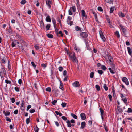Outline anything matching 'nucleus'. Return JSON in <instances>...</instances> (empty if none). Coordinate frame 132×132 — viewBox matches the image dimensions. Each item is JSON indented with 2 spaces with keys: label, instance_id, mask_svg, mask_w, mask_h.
Instances as JSON below:
<instances>
[{
  "label": "nucleus",
  "instance_id": "46",
  "mask_svg": "<svg viewBox=\"0 0 132 132\" xmlns=\"http://www.w3.org/2000/svg\"><path fill=\"white\" fill-rule=\"evenodd\" d=\"M50 24H48L46 26V28L47 30H49L50 27Z\"/></svg>",
  "mask_w": 132,
  "mask_h": 132
},
{
  "label": "nucleus",
  "instance_id": "23",
  "mask_svg": "<svg viewBox=\"0 0 132 132\" xmlns=\"http://www.w3.org/2000/svg\"><path fill=\"white\" fill-rule=\"evenodd\" d=\"M16 37L18 38V39L20 41H21L22 39L21 38V37L18 34H17L16 35Z\"/></svg>",
  "mask_w": 132,
  "mask_h": 132
},
{
  "label": "nucleus",
  "instance_id": "32",
  "mask_svg": "<svg viewBox=\"0 0 132 132\" xmlns=\"http://www.w3.org/2000/svg\"><path fill=\"white\" fill-rule=\"evenodd\" d=\"M103 88L105 90V91H106L107 90H108V88L107 87V86L106 84H105L104 85Z\"/></svg>",
  "mask_w": 132,
  "mask_h": 132
},
{
  "label": "nucleus",
  "instance_id": "16",
  "mask_svg": "<svg viewBox=\"0 0 132 132\" xmlns=\"http://www.w3.org/2000/svg\"><path fill=\"white\" fill-rule=\"evenodd\" d=\"M110 72L112 74H114L115 73L114 70L115 69H113L111 68H108Z\"/></svg>",
  "mask_w": 132,
  "mask_h": 132
},
{
  "label": "nucleus",
  "instance_id": "14",
  "mask_svg": "<svg viewBox=\"0 0 132 132\" xmlns=\"http://www.w3.org/2000/svg\"><path fill=\"white\" fill-rule=\"evenodd\" d=\"M81 13L82 16L86 18H87V16L86 15V13L85 11L84 10H82L81 11Z\"/></svg>",
  "mask_w": 132,
  "mask_h": 132
},
{
  "label": "nucleus",
  "instance_id": "35",
  "mask_svg": "<svg viewBox=\"0 0 132 132\" xmlns=\"http://www.w3.org/2000/svg\"><path fill=\"white\" fill-rule=\"evenodd\" d=\"M52 21L53 24H56V21L54 18H52Z\"/></svg>",
  "mask_w": 132,
  "mask_h": 132
},
{
  "label": "nucleus",
  "instance_id": "30",
  "mask_svg": "<svg viewBox=\"0 0 132 132\" xmlns=\"http://www.w3.org/2000/svg\"><path fill=\"white\" fill-rule=\"evenodd\" d=\"M110 64H111V67H112V69H115V66L114 64H113V62L110 63Z\"/></svg>",
  "mask_w": 132,
  "mask_h": 132
},
{
  "label": "nucleus",
  "instance_id": "50",
  "mask_svg": "<svg viewBox=\"0 0 132 132\" xmlns=\"http://www.w3.org/2000/svg\"><path fill=\"white\" fill-rule=\"evenodd\" d=\"M98 10L100 11H103L101 7H98Z\"/></svg>",
  "mask_w": 132,
  "mask_h": 132
},
{
  "label": "nucleus",
  "instance_id": "42",
  "mask_svg": "<svg viewBox=\"0 0 132 132\" xmlns=\"http://www.w3.org/2000/svg\"><path fill=\"white\" fill-rule=\"evenodd\" d=\"M8 68L9 70H10L11 69V65L10 64V62L8 61Z\"/></svg>",
  "mask_w": 132,
  "mask_h": 132
},
{
  "label": "nucleus",
  "instance_id": "27",
  "mask_svg": "<svg viewBox=\"0 0 132 132\" xmlns=\"http://www.w3.org/2000/svg\"><path fill=\"white\" fill-rule=\"evenodd\" d=\"M39 129L38 127L37 126H36L34 129V130L35 132H38Z\"/></svg>",
  "mask_w": 132,
  "mask_h": 132
},
{
  "label": "nucleus",
  "instance_id": "55",
  "mask_svg": "<svg viewBox=\"0 0 132 132\" xmlns=\"http://www.w3.org/2000/svg\"><path fill=\"white\" fill-rule=\"evenodd\" d=\"M14 89L17 92H18L19 91V88L18 87H15L14 88Z\"/></svg>",
  "mask_w": 132,
  "mask_h": 132
},
{
  "label": "nucleus",
  "instance_id": "60",
  "mask_svg": "<svg viewBox=\"0 0 132 132\" xmlns=\"http://www.w3.org/2000/svg\"><path fill=\"white\" fill-rule=\"evenodd\" d=\"M122 100L124 102V103L126 104V102L127 101V99L124 98L122 99Z\"/></svg>",
  "mask_w": 132,
  "mask_h": 132
},
{
  "label": "nucleus",
  "instance_id": "34",
  "mask_svg": "<svg viewBox=\"0 0 132 132\" xmlns=\"http://www.w3.org/2000/svg\"><path fill=\"white\" fill-rule=\"evenodd\" d=\"M92 13L94 15L95 18H96L97 16V15L96 13L94 11L92 10Z\"/></svg>",
  "mask_w": 132,
  "mask_h": 132
},
{
  "label": "nucleus",
  "instance_id": "62",
  "mask_svg": "<svg viewBox=\"0 0 132 132\" xmlns=\"http://www.w3.org/2000/svg\"><path fill=\"white\" fill-rule=\"evenodd\" d=\"M5 82L7 84H11V81L8 80H6L5 81Z\"/></svg>",
  "mask_w": 132,
  "mask_h": 132
},
{
  "label": "nucleus",
  "instance_id": "36",
  "mask_svg": "<svg viewBox=\"0 0 132 132\" xmlns=\"http://www.w3.org/2000/svg\"><path fill=\"white\" fill-rule=\"evenodd\" d=\"M94 75V73L93 72H92L90 74V77L91 78H92L93 77Z\"/></svg>",
  "mask_w": 132,
  "mask_h": 132
},
{
  "label": "nucleus",
  "instance_id": "1",
  "mask_svg": "<svg viewBox=\"0 0 132 132\" xmlns=\"http://www.w3.org/2000/svg\"><path fill=\"white\" fill-rule=\"evenodd\" d=\"M6 76V72L4 67L1 68L0 69V76L1 78L3 77V76Z\"/></svg>",
  "mask_w": 132,
  "mask_h": 132
},
{
  "label": "nucleus",
  "instance_id": "24",
  "mask_svg": "<svg viewBox=\"0 0 132 132\" xmlns=\"http://www.w3.org/2000/svg\"><path fill=\"white\" fill-rule=\"evenodd\" d=\"M115 7H111L110 8V13H112L114 11Z\"/></svg>",
  "mask_w": 132,
  "mask_h": 132
},
{
  "label": "nucleus",
  "instance_id": "58",
  "mask_svg": "<svg viewBox=\"0 0 132 132\" xmlns=\"http://www.w3.org/2000/svg\"><path fill=\"white\" fill-rule=\"evenodd\" d=\"M30 113H32L35 112V110L34 109H31L30 110Z\"/></svg>",
  "mask_w": 132,
  "mask_h": 132
},
{
  "label": "nucleus",
  "instance_id": "54",
  "mask_svg": "<svg viewBox=\"0 0 132 132\" xmlns=\"http://www.w3.org/2000/svg\"><path fill=\"white\" fill-rule=\"evenodd\" d=\"M40 25L43 28H44V24L43 22H40Z\"/></svg>",
  "mask_w": 132,
  "mask_h": 132
},
{
  "label": "nucleus",
  "instance_id": "9",
  "mask_svg": "<svg viewBox=\"0 0 132 132\" xmlns=\"http://www.w3.org/2000/svg\"><path fill=\"white\" fill-rule=\"evenodd\" d=\"M51 1V0H47L46 1V4L49 8L51 7V5L52 4Z\"/></svg>",
  "mask_w": 132,
  "mask_h": 132
},
{
  "label": "nucleus",
  "instance_id": "49",
  "mask_svg": "<svg viewBox=\"0 0 132 132\" xmlns=\"http://www.w3.org/2000/svg\"><path fill=\"white\" fill-rule=\"evenodd\" d=\"M46 90L47 91L50 92L51 91V88L50 87H48L46 88Z\"/></svg>",
  "mask_w": 132,
  "mask_h": 132
},
{
  "label": "nucleus",
  "instance_id": "5",
  "mask_svg": "<svg viewBox=\"0 0 132 132\" xmlns=\"http://www.w3.org/2000/svg\"><path fill=\"white\" fill-rule=\"evenodd\" d=\"M80 36L82 38H86L88 36V34L86 32H83L80 33Z\"/></svg>",
  "mask_w": 132,
  "mask_h": 132
},
{
  "label": "nucleus",
  "instance_id": "21",
  "mask_svg": "<svg viewBox=\"0 0 132 132\" xmlns=\"http://www.w3.org/2000/svg\"><path fill=\"white\" fill-rule=\"evenodd\" d=\"M99 110L101 112V115H103L104 114V112L103 110L101 108H100L99 109Z\"/></svg>",
  "mask_w": 132,
  "mask_h": 132
},
{
  "label": "nucleus",
  "instance_id": "26",
  "mask_svg": "<svg viewBox=\"0 0 132 132\" xmlns=\"http://www.w3.org/2000/svg\"><path fill=\"white\" fill-rule=\"evenodd\" d=\"M75 28L76 30L77 31H81V28L78 26H76Z\"/></svg>",
  "mask_w": 132,
  "mask_h": 132
},
{
  "label": "nucleus",
  "instance_id": "41",
  "mask_svg": "<svg viewBox=\"0 0 132 132\" xmlns=\"http://www.w3.org/2000/svg\"><path fill=\"white\" fill-rule=\"evenodd\" d=\"M101 69L103 70H104L106 69V68L104 65H102L101 66Z\"/></svg>",
  "mask_w": 132,
  "mask_h": 132
},
{
  "label": "nucleus",
  "instance_id": "15",
  "mask_svg": "<svg viewBox=\"0 0 132 132\" xmlns=\"http://www.w3.org/2000/svg\"><path fill=\"white\" fill-rule=\"evenodd\" d=\"M3 113L6 116H7L9 115L10 114V112H9L7 111L6 112L5 110L3 111Z\"/></svg>",
  "mask_w": 132,
  "mask_h": 132
},
{
  "label": "nucleus",
  "instance_id": "45",
  "mask_svg": "<svg viewBox=\"0 0 132 132\" xmlns=\"http://www.w3.org/2000/svg\"><path fill=\"white\" fill-rule=\"evenodd\" d=\"M26 2V0H22L20 2L21 4L24 5Z\"/></svg>",
  "mask_w": 132,
  "mask_h": 132
},
{
  "label": "nucleus",
  "instance_id": "6",
  "mask_svg": "<svg viewBox=\"0 0 132 132\" xmlns=\"http://www.w3.org/2000/svg\"><path fill=\"white\" fill-rule=\"evenodd\" d=\"M123 112V110L122 109L120 108L119 106H117V110L116 112H117L118 114H119L120 113H122Z\"/></svg>",
  "mask_w": 132,
  "mask_h": 132
},
{
  "label": "nucleus",
  "instance_id": "64",
  "mask_svg": "<svg viewBox=\"0 0 132 132\" xmlns=\"http://www.w3.org/2000/svg\"><path fill=\"white\" fill-rule=\"evenodd\" d=\"M31 107V106L30 105H28L27 106V110L28 111L29 109Z\"/></svg>",
  "mask_w": 132,
  "mask_h": 132
},
{
  "label": "nucleus",
  "instance_id": "47",
  "mask_svg": "<svg viewBox=\"0 0 132 132\" xmlns=\"http://www.w3.org/2000/svg\"><path fill=\"white\" fill-rule=\"evenodd\" d=\"M72 19V17L70 16H68L67 18V21H70Z\"/></svg>",
  "mask_w": 132,
  "mask_h": 132
},
{
  "label": "nucleus",
  "instance_id": "52",
  "mask_svg": "<svg viewBox=\"0 0 132 132\" xmlns=\"http://www.w3.org/2000/svg\"><path fill=\"white\" fill-rule=\"evenodd\" d=\"M72 10L73 12H75L76 11V8L75 6H73L72 7Z\"/></svg>",
  "mask_w": 132,
  "mask_h": 132
},
{
  "label": "nucleus",
  "instance_id": "8",
  "mask_svg": "<svg viewBox=\"0 0 132 132\" xmlns=\"http://www.w3.org/2000/svg\"><path fill=\"white\" fill-rule=\"evenodd\" d=\"M73 86L75 87H78L80 86L79 83L78 81H75L72 84Z\"/></svg>",
  "mask_w": 132,
  "mask_h": 132
},
{
  "label": "nucleus",
  "instance_id": "3",
  "mask_svg": "<svg viewBox=\"0 0 132 132\" xmlns=\"http://www.w3.org/2000/svg\"><path fill=\"white\" fill-rule=\"evenodd\" d=\"M119 26L123 33L124 35H126V30L124 26L121 24Z\"/></svg>",
  "mask_w": 132,
  "mask_h": 132
},
{
  "label": "nucleus",
  "instance_id": "10",
  "mask_svg": "<svg viewBox=\"0 0 132 132\" xmlns=\"http://www.w3.org/2000/svg\"><path fill=\"white\" fill-rule=\"evenodd\" d=\"M107 56L108 57V59L109 60L110 62V63L113 62V60L112 57L110 56L109 55H108Z\"/></svg>",
  "mask_w": 132,
  "mask_h": 132
},
{
  "label": "nucleus",
  "instance_id": "43",
  "mask_svg": "<svg viewBox=\"0 0 132 132\" xmlns=\"http://www.w3.org/2000/svg\"><path fill=\"white\" fill-rule=\"evenodd\" d=\"M105 1L107 3H113L112 0H105Z\"/></svg>",
  "mask_w": 132,
  "mask_h": 132
},
{
  "label": "nucleus",
  "instance_id": "44",
  "mask_svg": "<svg viewBox=\"0 0 132 132\" xmlns=\"http://www.w3.org/2000/svg\"><path fill=\"white\" fill-rule=\"evenodd\" d=\"M8 32L10 34L12 33V31L11 29L10 28V27H9V29L8 30Z\"/></svg>",
  "mask_w": 132,
  "mask_h": 132
},
{
  "label": "nucleus",
  "instance_id": "11",
  "mask_svg": "<svg viewBox=\"0 0 132 132\" xmlns=\"http://www.w3.org/2000/svg\"><path fill=\"white\" fill-rule=\"evenodd\" d=\"M16 44V40H12L11 44V46L12 47H14L15 46Z\"/></svg>",
  "mask_w": 132,
  "mask_h": 132
},
{
  "label": "nucleus",
  "instance_id": "25",
  "mask_svg": "<svg viewBox=\"0 0 132 132\" xmlns=\"http://www.w3.org/2000/svg\"><path fill=\"white\" fill-rule=\"evenodd\" d=\"M30 117L29 118H27L26 120V123L27 124H28L29 123V122L30 121Z\"/></svg>",
  "mask_w": 132,
  "mask_h": 132
},
{
  "label": "nucleus",
  "instance_id": "39",
  "mask_svg": "<svg viewBox=\"0 0 132 132\" xmlns=\"http://www.w3.org/2000/svg\"><path fill=\"white\" fill-rule=\"evenodd\" d=\"M127 112L128 113L132 112V109L131 108H129L128 109L127 111Z\"/></svg>",
  "mask_w": 132,
  "mask_h": 132
},
{
  "label": "nucleus",
  "instance_id": "12",
  "mask_svg": "<svg viewBox=\"0 0 132 132\" xmlns=\"http://www.w3.org/2000/svg\"><path fill=\"white\" fill-rule=\"evenodd\" d=\"M81 118L82 120H84L86 118V115L85 113H82L80 115Z\"/></svg>",
  "mask_w": 132,
  "mask_h": 132
},
{
  "label": "nucleus",
  "instance_id": "63",
  "mask_svg": "<svg viewBox=\"0 0 132 132\" xmlns=\"http://www.w3.org/2000/svg\"><path fill=\"white\" fill-rule=\"evenodd\" d=\"M75 49L76 51L77 52H78L79 51V49L77 46H75L74 48Z\"/></svg>",
  "mask_w": 132,
  "mask_h": 132
},
{
  "label": "nucleus",
  "instance_id": "57",
  "mask_svg": "<svg viewBox=\"0 0 132 132\" xmlns=\"http://www.w3.org/2000/svg\"><path fill=\"white\" fill-rule=\"evenodd\" d=\"M24 101L23 100L21 106L20 107H24Z\"/></svg>",
  "mask_w": 132,
  "mask_h": 132
},
{
  "label": "nucleus",
  "instance_id": "28",
  "mask_svg": "<svg viewBox=\"0 0 132 132\" xmlns=\"http://www.w3.org/2000/svg\"><path fill=\"white\" fill-rule=\"evenodd\" d=\"M95 88L96 90L98 91H99L100 90V87L98 85H96L95 86Z\"/></svg>",
  "mask_w": 132,
  "mask_h": 132
},
{
  "label": "nucleus",
  "instance_id": "20",
  "mask_svg": "<svg viewBox=\"0 0 132 132\" xmlns=\"http://www.w3.org/2000/svg\"><path fill=\"white\" fill-rule=\"evenodd\" d=\"M118 15L120 17H124L125 16V15L124 14L121 12H119L118 13Z\"/></svg>",
  "mask_w": 132,
  "mask_h": 132
},
{
  "label": "nucleus",
  "instance_id": "4",
  "mask_svg": "<svg viewBox=\"0 0 132 132\" xmlns=\"http://www.w3.org/2000/svg\"><path fill=\"white\" fill-rule=\"evenodd\" d=\"M122 81L124 82L126 85H128L129 84V82L127 78L125 77H123L122 79Z\"/></svg>",
  "mask_w": 132,
  "mask_h": 132
},
{
  "label": "nucleus",
  "instance_id": "2",
  "mask_svg": "<svg viewBox=\"0 0 132 132\" xmlns=\"http://www.w3.org/2000/svg\"><path fill=\"white\" fill-rule=\"evenodd\" d=\"M99 34L100 37L103 41L104 42H105L106 40V39L101 31H100Z\"/></svg>",
  "mask_w": 132,
  "mask_h": 132
},
{
  "label": "nucleus",
  "instance_id": "7",
  "mask_svg": "<svg viewBox=\"0 0 132 132\" xmlns=\"http://www.w3.org/2000/svg\"><path fill=\"white\" fill-rule=\"evenodd\" d=\"M70 57H71L72 58V60L74 62L77 63L78 62L77 59L76 58V57L75 56V53H73V54L72 56H70Z\"/></svg>",
  "mask_w": 132,
  "mask_h": 132
},
{
  "label": "nucleus",
  "instance_id": "53",
  "mask_svg": "<svg viewBox=\"0 0 132 132\" xmlns=\"http://www.w3.org/2000/svg\"><path fill=\"white\" fill-rule=\"evenodd\" d=\"M6 120L7 121H8L10 122H11V119L9 118L8 117H6Z\"/></svg>",
  "mask_w": 132,
  "mask_h": 132
},
{
  "label": "nucleus",
  "instance_id": "38",
  "mask_svg": "<svg viewBox=\"0 0 132 132\" xmlns=\"http://www.w3.org/2000/svg\"><path fill=\"white\" fill-rule=\"evenodd\" d=\"M57 100H55L52 102V104L54 105H55V103L57 102Z\"/></svg>",
  "mask_w": 132,
  "mask_h": 132
},
{
  "label": "nucleus",
  "instance_id": "29",
  "mask_svg": "<svg viewBox=\"0 0 132 132\" xmlns=\"http://www.w3.org/2000/svg\"><path fill=\"white\" fill-rule=\"evenodd\" d=\"M115 34L117 36L118 38H120V36L119 34L118 31H117L115 32Z\"/></svg>",
  "mask_w": 132,
  "mask_h": 132
},
{
  "label": "nucleus",
  "instance_id": "40",
  "mask_svg": "<svg viewBox=\"0 0 132 132\" xmlns=\"http://www.w3.org/2000/svg\"><path fill=\"white\" fill-rule=\"evenodd\" d=\"M59 71L60 72L62 71L63 70V68L61 66H60L58 68Z\"/></svg>",
  "mask_w": 132,
  "mask_h": 132
},
{
  "label": "nucleus",
  "instance_id": "33",
  "mask_svg": "<svg viewBox=\"0 0 132 132\" xmlns=\"http://www.w3.org/2000/svg\"><path fill=\"white\" fill-rule=\"evenodd\" d=\"M67 22V24H68L70 25V26H71L73 24V22L72 21H71V20H70V21H68Z\"/></svg>",
  "mask_w": 132,
  "mask_h": 132
},
{
  "label": "nucleus",
  "instance_id": "37",
  "mask_svg": "<svg viewBox=\"0 0 132 132\" xmlns=\"http://www.w3.org/2000/svg\"><path fill=\"white\" fill-rule=\"evenodd\" d=\"M67 103H65L64 102L62 103L61 104V105L62 106V107L64 108L66 106Z\"/></svg>",
  "mask_w": 132,
  "mask_h": 132
},
{
  "label": "nucleus",
  "instance_id": "51",
  "mask_svg": "<svg viewBox=\"0 0 132 132\" xmlns=\"http://www.w3.org/2000/svg\"><path fill=\"white\" fill-rule=\"evenodd\" d=\"M86 48L87 50H89L90 49V48L89 46L87 44V43H86Z\"/></svg>",
  "mask_w": 132,
  "mask_h": 132
},
{
  "label": "nucleus",
  "instance_id": "19",
  "mask_svg": "<svg viewBox=\"0 0 132 132\" xmlns=\"http://www.w3.org/2000/svg\"><path fill=\"white\" fill-rule=\"evenodd\" d=\"M127 49L128 50V53L129 55H131V53H132V51L131 50L130 48L129 47H128L127 48Z\"/></svg>",
  "mask_w": 132,
  "mask_h": 132
},
{
  "label": "nucleus",
  "instance_id": "61",
  "mask_svg": "<svg viewBox=\"0 0 132 132\" xmlns=\"http://www.w3.org/2000/svg\"><path fill=\"white\" fill-rule=\"evenodd\" d=\"M108 97L110 99V101H112V96L110 94H109L108 95Z\"/></svg>",
  "mask_w": 132,
  "mask_h": 132
},
{
  "label": "nucleus",
  "instance_id": "31",
  "mask_svg": "<svg viewBox=\"0 0 132 132\" xmlns=\"http://www.w3.org/2000/svg\"><path fill=\"white\" fill-rule=\"evenodd\" d=\"M71 115L75 119H77V116L75 114L72 113H71Z\"/></svg>",
  "mask_w": 132,
  "mask_h": 132
},
{
  "label": "nucleus",
  "instance_id": "48",
  "mask_svg": "<svg viewBox=\"0 0 132 132\" xmlns=\"http://www.w3.org/2000/svg\"><path fill=\"white\" fill-rule=\"evenodd\" d=\"M98 72L99 74L101 75L103 73V72L101 70H98Z\"/></svg>",
  "mask_w": 132,
  "mask_h": 132
},
{
  "label": "nucleus",
  "instance_id": "17",
  "mask_svg": "<svg viewBox=\"0 0 132 132\" xmlns=\"http://www.w3.org/2000/svg\"><path fill=\"white\" fill-rule=\"evenodd\" d=\"M86 125V123L85 122H82L81 123V125L80 128L83 129Z\"/></svg>",
  "mask_w": 132,
  "mask_h": 132
},
{
  "label": "nucleus",
  "instance_id": "18",
  "mask_svg": "<svg viewBox=\"0 0 132 132\" xmlns=\"http://www.w3.org/2000/svg\"><path fill=\"white\" fill-rule=\"evenodd\" d=\"M66 123L67 124L68 127H71V126H72V125L71 123V122H70V121L69 120H67L66 121Z\"/></svg>",
  "mask_w": 132,
  "mask_h": 132
},
{
  "label": "nucleus",
  "instance_id": "56",
  "mask_svg": "<svg viewBox=\"0 0 132 132\" xmlns=\"http://www.w3.org/2000/svg\"><path fill=\"white\" fill-rule=\"evenodd\" d=\"M65 121L67 120V118L64 116H62L61 117Z\"/></svg>",
  "mask_w": 132,
  "mask_h": 132
},
{
  "label": "nucleus",
  "instance_id": "13",
  "mask_svg": "<svg viewBox=\"0 0 132 132\" xmlns=\"http://www.w3.org/2000/svg\"><path fill=\"white\" fill-rule=\"evenodd\" d=\"M47 16L46 18V20L47 22H51V20L50 16L47 15Z\"/></svg>",
  "mask_w": 132,
  "mask_h": 132
},
{
  "label": "nucleus",
  "instance_id": "59",
  "mask_svg": "<svg viewBox=\"0 0 132 132\" xmlns=\"http://www.w3.org/2000/svg\"><path fill=\"white\" fill-rule=\"evenodd\" d=\"M47 65H46L45 64H44L43 63V64H41V66L45 68L46 67Z\"/></svg>",
  "mask_w": 132,
  "mask_h": 132
},
{
  "label": "nucleus",
  "instance_id": "22",
  "mask_svg": "<svg viewBox=\"0 0 132 132\" xmlns=\"http://www.w3.org/2000/svg\"><path fill=\"white\" fill-rule=\"evenodd\" d=\"M47 36L48 38H53V35L51 34H47Z\"/></svg>",
  "mask_w": 132,
  "mask_h": 132
}]
</instances>
